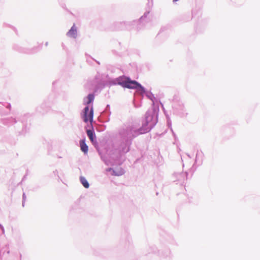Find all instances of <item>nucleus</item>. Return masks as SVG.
<instances>
[{
	"mask_svg": "<svg viewBox=\"0 0 260 260\" xmlns=\"http://www.w3.org/2000/svg\"><path fill=\"white\" fill-rule=\"evenodd\" d=\"M79 144L81 150L84 153V154H87L88 151V147L86 144L85 138L81 139L79 141Z\"/></svg>",
	"mask_w": 260,
	"mask_h": 260,
	"instance_id": "14",
	"label": "nucleus"
},
{
	"mask_svg": "<svg viewBox=\"0 0 260 260\" xmlns=\"http://www.w3.org/2000/svg\"><path fill=\"white\" fill-rule=\"evenodd\" d=\"M0 229L1 230L2 233L3 234H5V229H4V227L1 223H0Z\"/></svg>",
	"mask_w": 260,
	"mask_h": 260,
	"instance_id": "23",
	"label": "nucleus"
},
{
	"mask_svg": "<svg viewBox=\"0 0 260 260\" xmlns=\"http://www.w3.org/2000/svg\"><path fill=\"white\" fill-rule=\"evenodd\" d=\"M148 3L147 5L150 8L153 5V0H147Z\"/></svg>",
	"mask_w": 260,
	"mask_h": 260,
	"instance_id": "20",
	"label": "nucleus"
},
{
	"mask_svg": "<svg viewBox=\"0 0 260 260\" xmlns=\"http://www.w3.org/2000/svg\"><path fill=\"white\" fill-rule=\"evenodd\" d=\"M38 48V47H34L31 49H25V48H23L22 47H19L17 45H15L14 47V48L15 50H16L20 52L27 53V54H30V53H33L36 52L37 51Z\"/></svg>",
	"mask_w": 260,
	"mask_h": 260,
	"instance_id": "11",
	"label": "nucleus"
},
{
	"mask_svg": "<svg viewBox=\"0 0 260 260\" xmlns=\"http://www.w3.org/2000/svg\"><path fill=\"white\" fill-rule=\"evenodd\" d=\"M90 127L89 129L86 128V134L89 139L92 145L95 146L96 145H98V142L96 140V137L95 135V133L94 130L93 126L92 124V122H89Z\"/></svg>",
	"mask_w": 260,
	"mask_h": 260,
	"instance_id": "8",
	"label": "nucleus"
},
{
	"mask_svg": "<svg viewBox=\"0 0 260 260\" xmlns=\"http://www.w3.org/2000/svg\"><path fill=\"white\" fill-rule=\"evenodd\" d=\"M51 103L50 102L45 100L37 107L36 110L40 113L44 114L48 111L51 107Z\"/></svg>",
	"mask_w": 260,
	"mask_h": 260,
	"instance_id": "9",
	"label": "nucleus"
},
{
	"mask_svg": "<svg viewBox=\"0 0 260 260\" xmlns=\"http://www.w3.org/2000/svg\"><path fill=\"white\" fill-rule=\"evenodd\" d=\"M134 106L136 107V108H138L140 106V105H137L135 103V101H134Z\"/></svg>",
	"mask_w": 260,
	"mask_h": 260,
	"instance_id": "25",
	"label": "nucleus"
},
{
	"mask_svg": "<svg viewBox=\"0 0 260 260\" xmlns=\"http://www.w3.org/2000/svg\"><path fill=\"white\" fill-rule=\"evenodd\" d=\"M174 176L176 178V180H174V181L180 182L182 184L184 181L187 179L188 173L187 172L175 173Z\"/></svg>",
	"mask_w": 260,
	"mask_h": 260,
	"instance_id": "10",
	"label": "nucleus"
},
{
	"mask_svg": "<svg viewBox=\"0 0 260 260\" xmlns=\"http://www.w3.org/2000/svg\"><path fill=\"white\" fill-rule=\"evenodd\" d=\"M172 108L174 113L181 116H183L186 114L184 106L181 101L174 100L172 104Z\"/></svg>",
	"mask_w": 260,
	"mask_h": 260,
	"instance_id": "7",
	"label": "nucleus"
},
{
	"mask_svg": "<svg viewBox=\"0 0 260 260\" xmlns=\"http://www.w3.org/2000/svg\"><path fill=\"white\" fill-rule=\"evenodd\" d=\"M126 87V88L136 89L137 91L139 92L142 96V99L143 98L144 95H145L153 103L155 100L154 95L150 91L147 90L139 82L135 80H132L130 77H129V80H127Z\"/></svg>",
	"mask_w": 260,
	"mask_h": 260,
	"instance_id": "6",
	"label": "nucleus"
},
{
	"mask_svg": "<svg viewBox=\"0 0 260 260\" xmlns=\"http://www.w3.org/2000/svg\"><path fill=\"white\" fill-rule=\"evenodd\" d=\"M179 0H173V2L174 3H176V2L178 1Z\"/></svg>",
	"mask_w": 260,
	"mask_h": 260,
	"instance_id": "32",
	"label": "nucleus"
},
{
	"mask_svg": "<svg viewBox=\"0 0 260 260\" xmlns=\"http://www.w3.org/2000/svg\"><path fill=\"white\" fill-rule=\"evenodd\" d=\"M39 188H40V186L39 185L35 186L32 188V190L33 191H36Z\"/></svg>",
	"mask_w": 260,
	"mask_h": 260,
	"instance_id": "22",
	"label": "nucleus"
},
{
	"mask_svg": "<svg viewBox=\"0 0 260 260\" xmlns=\"http://www.w3.org/2000/svg\"><path fill=\"white\" fill-rule=\"evenodd\" d=\"M128 80H129V77L122 75L115 78H109L107 81H100L97 83L94 91L95 92L99 88H104L106 86L110 87L114 85H120L126 88Z\"/></svg>",
	"mask_w": 260,
	"mask_h": 260,
	"instance_id": "4",
	"label": "nucleus"
},
{
	"mask_svg": "<svg viewBox=\"0 0 260 260\" xmlns=\"http://www.w3.org/2000/svg\"><path fill=\"white\" fill-rule=\"evenodd\" d=\"M4 106H5L7 109H10L11 108V105L10 103H5V104L3 105Z\"/></svg>",
	"mask_w": 260,
	"mask_h": 260,
	"instance_id": "21",
	"label": "nucleus"
},
{
	"mask_svg": "<svg viewBox=\"0 0 260 260\" xmlns=\"http://www.w3.org/2000/svg\"><path fill=\"white\" fill-rule=\"evenodd\" d=\"M53 173L55 176L58 175V171L57 170H55L53 172Z\"/></svg>",
	"mask_w": 260,
	"mask_h": 260,
	"instance_id": "26",
	"label": "nucleus"
},
{
	"mask_svg": "<svg viewBox=\"0 0 260 260\" xmlns=\"http://www.w3.org/2000/svg\"><path fill=\"white\" fill-rule=\"evenodd\" d=\"M149 13L150 11L148 10L138 20L117 23V24L119 25L118 28L120 29H126L127 30L135 29L137 31L142 30L150 21L149 18L148 17Z\"/></svg>",
	"mask_w": 260,
	"mask_h": 260,
	"instance_id": "2",
	"label": "nucleus"
},
{
	"mask_svg": "<svg viewBox=\"0 0 260 260\" xmlns=\"http://www.w3.org/2000/svg\"><path fill=\"white\" fill-rule=\"evenodd\" d=\"M62 47H63V49H64L65 46L63 43H62Z\"/></svg>",
	"mask_w": 260,
	"mask_h": 260,
	"instance_id": "33",
	"label": "nucleus"
},
{
	"mask_svg": "<svg viewBox=\"0 0 260 260\" xmlns=\"http://www.w3.org/2000/svg\"><path fill=\"white\" fill-rule=\"evenodd\" d=\"M162 107H163V105H162ZM162 108H163L164 110H165L164 108V107H162ZM164 112H165V114H166V112H165V111H164ZM166 117L167 118V124H168V126L169 127H170L171 131L173 133V135L174 137H175L176 135H175V133L173 132V129L171 127V120H170V118L168 117V115H166Z\"/></svg>",
	"mask_w": 260,
	"mask_h": 260,
	"instance_id": "18",
	"label": "nucleus"
},
{
	"mask_svg": "<svg viewBox=\"0 0 260 260\" xmlns=\"http://www.w3.org/2000/svg\"><path fill=\"white\" fill-rule=\"evenodd\" d=\"M80 181L82 185L85 188H88L89 187V183L87 179L83 176L80 177Z\"/></svg>",
	"mask_w": 260,
	"mask_h": 260,
	"instance_id": "15",
	"label": "nucleus"
},
{
	"mask_svg": "<svg viewBox=\"0 0 260 260\" xmlns=\"http://www.w3.org/2000/svg\"><path fill=\"white\" fill-rule=\"evenodd\" d=\"M26 194L24 192H23L22 194V206L23 207H24L25 206V202L26 201Z\"/></svg>",
	"mask_w": 260,
	"mask_h": 260,
	"instance_id": "19",
	"label": "nucleus"
},
{
	"mask_svg": "<svg viewBox=\"0 0 260 260\" xmlns=\"http://www.w3.org/2000/svg\"><path fill=\"white\" fill-rule=\"evenodd\" d=\"M2 122L3 124L8 126L14 125L16 131L18 133L19 135H25L29 129L27 124L22 119L21 121H18L15 118L9 117L3 118Z\"/></svg>",
	"mask_w": 260,
	"mask_h": 260,
	"instance_id": "5",
	"label": "nucleus"
},
{
	"mask_svg": "<svg viewBox=\"0 0 260 260\" xmlns=\"http://www.w3.org/2000/svg\"><path fill=\"white\" fill-rule=\"evenodd\" d=\"M199 154H199V151H198L197 152V154H196L195 162H194V164H193V166L195 165L196 163L197 162V159H198V157Z\"/></svg>",
	"mask_w": 260,
	"mask_h": 260,
	"instance_id": "24",
	"label": "nucleus"
},
{
	"mask_svg": "<svg viewBox=\"0 0 260 260\" xmlns=\"http://www.w3.org/2000/svg\"><path fill=\"white\" fill-rule=\"evenodd\" d=\"M92 59H93L98 64H100V62L99 61H98L92 58Z\"/></svg>",
	"mask_w": 260,
	"mask_h": 260,
	"instance_id": "30",
	"label": "nucleus"
},
{
	"mask_svg": "<svg viewBox=\"0 0 260 260\" xmlns=\"http://www.w3.org/2000/svg\"><path fill=\"white\" fill-rule=\"evenodd\" d=\"M111 114L110 106V105L108 104L106 105L103 114L104 118V122H108L110 121V116Z\"/></svg>",
	"mask_w": 260,
	"mask_h": 260,
	"instance_id": "13",
	"label": "nucleus"
},
{
	"mask_svg": "<svg viewBox=\"0 0 260 260\" xmlns=\"http://www.w3.org/2000/svg\"><path fill=\"white\" fill-rule=\"evenodd\" d=\"M0 252H1V253L3 254V255H4L5 254V253H6L8 254H9L10 250H9V247L8 245H6L5 246V247H3L1 249Z\"/></svg>",
	"mask_w": 260,
	"mask_h": 260,
	"instance_id": "17",
	"label": "nucleus"
},
{
	"mask_svg": "<svg viewBox=\"0 0 260 260\" xmlns=\"http://www.w3.org/2000/svg\"><path fill=\"white\" fill-rule=\"evenodd\" d=\"M124 173L123 169H121L120 170H113L112 175L116 176H121Z\"/></svg>",
	"mask_w": 260,
	"mask_h": 260,
	"instance_id": "16",
	"label": "nucleus"
},
{
	"mask_svg": "<svg viewBox=\"0 0 260 260\" xmlns=\"http://www.w3.org/2000/svg\"><path fill=\"white\" fill-rule=\"evenodd\" d=\"M66 35L68 37L73 39H76L77 37V29L75 24L73 25L71 28L67 32Z\"/></svg>",
	"mask_w": 260,
	"mask_h": 260,
	"instance_id": "12",
	"label": "nucleus"
},
{
	"mask_svg": "<svg viewBox=\"0 0 260 260\" xmlns=\"http://www.w3.org/2000/svg\"><path fill=\"white\" fill-rule=\"evenodd\" d=\"M170 251L168 250L167 252V254L166 255H165L164 256H168L170 254Z\"/></svg>",
	"mask_w": 260,
	"mask_h": 260,
	"instance_id": "29",
	"label": "nucleus"
},
{
	"mask_svg": "<svg viewBox=\"0 0 260 260\" xmlns=\"http://www.w3.org/2000/svg\"><path fill=\"white\" fill-rule=\"evenodd\" d=\"M94 92V91L92 93H89L83 99V104L85 105V107L83 108L81 113V117L85 123L92 122L93 121V106L92 105L90 109V104H92L94 101L95 98Z\"/></svg>",
	"mask_w": 260,
	"mask_h": 260,
	"instance_id": "3",
	"label": "nucleus"
},
{
	"mask_svg": "<svg viewBox=\"0 0 260 260\" xmlns=\"http://www.w3.org/2000/svg\"><path fill=\"white\" fill-rule=\"evenodd\" d=\"M158 110L154 108L148 110L145 115L142 125L137 128L135 125H128L121 127L118 132L119 137L118 146L114 144L106 148L105 153L98 150L101 159L108 166L111 161L119 163L123 155L130 151L131 146L134 139L138 136L148 133L157 122Z\"/></svg>",
	"mask_w": 260,
	"mask_h": 260,
	"instance_id": "1",
	"label": "nucleus"
},
{
	"mask_svg": "<svg viewBox=\"0 0 260 260\" xmlns=\"http://www.w3.org/2000/svg\"><path fill=\"white\" fill-rule=\"evenodd\" d=\"M114 170L112 168H108L106 169V171L108 172Z\"/></svg>",
	"mask_w": 260,
	"mask_h": 260,
	"instance_id": "27",
	"label": "nucleus"
},
{
	"mask_svg": "<svg viewBox=\"0 0 260 260\" xmlns=\"http://www.w3.org/2000/svg\"><path fill=\"white\" fill-rule=\"evenodd\" d=\"M26 176H27V174H25V175L23 177V178H22V181H24V180L26 178Z\"/></svg>",
	"mask_w": 260,
	"mask_h": 260,
	"instance_id": "28",
	"label": "nucleus"
},
{
	"mask_svg": "<svg viewBox=\"0 0 260 260\" xmlns=\"http://www.w3.org/2000/svg\"><path fill=\"white\" fill-rule=\"evenodd\" d=\"M45 46H48V42H46L45 43Z\"/></svg>",
	"mask_w": 260,
	"mask_h": 260,
	"instance_id": "31",
	"label": "nucleus"
}]
</instances>
